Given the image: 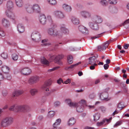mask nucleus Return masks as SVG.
Instances as JSON below:
<instances>
[{"label":"nucleus","mask_w":129,"mask_h":129,"mask_svg":"<svg viewBox=\"0 0 129 129\" xmlns=\"http://www.w3.org/2000/svg\"><path fill=\"white\" fill-rule=\"evenodd\" d=\"M91 66H90V69L91 70H94L95 69V66H96L94 65H92Z\"/></svg>","instance_id":"63"},{"label":"nucleus","mask_w":129,"mask_h":129,"mask_svg":"<svg viewBox=\"0 0 129 129\" xmlns=\"http://www.w3.org/2000/svg\"><path fill=\"white\" fill-rule=\"evenodd\" d=\"M2 24L5 27H8L10 25L9 21L7 19L3 18L2 20Z\"/></svg>","instance_id":"17"},{"label":"nucleus","mask_w":129,"mask_h":129,"mask_svg":"<svg viewBox=\"0 0 129 129\" xmlns=\"http://www.w3.org/2000/svg\"><path fill=\"white\" fill-rule=\"evenodd\" d=\"M1 56L3 59H6L7 58L8 55L6 53L3 52L1 54Z\"/></svg>","instance_id":"42"},{"label":"nucleus","mask_w":129,"mask_h":129,"mask_svg":"<svg viewBox=\"0 0 129 129\" xmlns=\"http://www.w3.org/2000/svg\"><path fill=\"white\" fill-rule=\"evenodd\" d=\"M46 100V98L45 97H43L42 98V99L40 101L41 103V104H43L45 102Z\"/></svg>","instance_id":"53"},{"label":"nucleus","mask_w":129,"mask_h":129,"mask_svg":"<svg viewBox=\"0 0 129 129\" xmlns=\"http://www.w3.org/2000/svg\"><path fill=\"white\" fill-rule=\"evenodd\" d=\"M23 92L22 90H17L14 91L12 94L13 97L17 96L22 94Z\"/></svg>","instance_id":"20"},{"label":"nucleus","mask_w":129,"mask_h":129,"mask_svg":"<svg viewBox=\"0 0 129 129\" xmlns=\"http://www.w3.org/2000/svg\"><path fill=\"white\" fill-rule=\"evenodd\" d=\"M60 68V67L59 66H57L56 67H55L53 68H52V69L48 70V72H52L53 71H54L57 69H59Z\"/></svg>","instance_id":"47"},{"label":"nucleus","mask_w":129,"mask_h":129,"mask_svg":"<svg viewBox=\"0 0 129 129\" xmlns=\"http://www.w3.org/2000/svg\"><path fill=\"white\" fill-rule=\"evenodd\" d=\"M41 36L38 33L36 34L35 33H33L32 34L31 37L33 41L39 42L41 40Z\"/></svg>","instance_id":"9"},{"label":"nucleus","mask_w":129,"mask_h":129,"mask_svg":"<svg viewBox=\"0 0 129 129\" xmlns=\"http://www.w3.org/2000/svg\"><path fill=\"white\" fill-rule=\"evenodd\" d=\"M63 8L67 11L70 12L71 10V8L70 6L66 4H64L62 6Z\"/></svg>","instance_id":"26"},{"label":"nucleus","mask_w":129,"mask_h":129,"mask_svg":"<svg viewBox=\"0 0 129 129\" xmlns=\"http://www.w3.org/2000/svg\"><path fill=\"white\" fill-rule=\"evenodd\" d=\"M48 40L47 39H44L42 40V45L44 46L49 45L50 44V43H47Z\"/></svg>","instance_id":"38"},{"label":"nucleus","mask_w":129,"mask_h":129,"mask_svg":"<svg viewBox=\"0 0 129 129\" xmlns=\"http://www.w3.org/2000/svg\"><path fill=\"white\" fill-rule=\"evenodd\" d=\"M74 107H77V111L78 112H82L83 110V107L82 105L78 104Z\"/></svg>","instance_id":"32"},{"label":"nucleus","mask_w":129,"mask_h":129,"mask_svg":"<svg viewBox=\"0 0 129 129\" xmlns=\"http://www.w3.org/2000/svg\"><path fill=\"white\" fill-rule=\"evenodd\" d=\"M53 14L58 19H62L65 17L63 12L60 11H55L53 12Z\"/></svg>","instance_id":"5"},{"label":"nucleus","mask_w":129,"mask_h":129,"mask_svg":"<svg viewBox=\"0 0 129 129\" xmlns=\"http://www.w3.org/2000/svg\"><path fill=\"white\" fill-rule=\"evenodd\" d=\"M76 122V120L73 118L70 119L68 121V124L69 125L72 126Z\"/></svg>","instance_id":"33"},{"label":"nucleus","mask_w":129,"mask_h":129,"mask_svg":"<svg viewBox=\"0 0 129 129\" xmlns=\"http://www.w3.org/2000/svg\"><path fill=\"white\" fill-rule=\"evenodd\" d=\"M20 72L21 74L25 75H29L31 73V70L28 68H25L20 70Z\"/></svg>","instance_id":"10"},{"label":"nucleus","mask_w":129,"mask_h":129,"mask_svg":"<svg viewBox=\"0 0 129 129\" xmlns=\"http://www.w3.org/2000/svg\"><path fill=\"white\" fill-rule=\"evenodd\" d=\"M54 114V112L53 111H50L48 112V117L49 118H51L53 117Z\"/></svg>","instance_id":"45"},{"label":"nucleus","mask_w":129,"mask_h":129,"mask_svg":"<svg viewBox=\"0 0 129 129\" xmlns=\"http://www.w3.org/2000/svg\"><path fill=\"white\" fill-rule=\"evenodd\" d=\"M63 82V80L61 78H60L57 81V83L59 84H60L61 82Z\"/></svg>","instance_id":"60"},{"label":"nucleus","mask_w":129,"mask_h":129,"mask_svg":"<svg viewBox=\"0 0 129 129\" xmlns=\"http://www.w3.org/2000/svg\"><path fill=\"white\" fill-rule=\"evenodd\" d=\"M4 75H3L2 73H0V81L3 80L4 78Z\"/></svg>","instance_id":"57"},{"label":"nucleus","mask_w":129,"mask_h":129,"mask_svg":"<svg viewBox=\"0 0 129 129\" xmlns=\"http://www.w3.org/2000/svg\"><path fill=\"white\" fill-rule=\"evenodd\" d=\"M60 103L59 101H56L54 103V106L56 107L60 105Z\"/></svg>","instance_id":"54"},{"label":"nucleus","mask_w":129,"mask_h":129,"mask_svg":"<svg viewBox=\"0 0 129 129\" xmlns=\"http://www.w3.org/2000/svg\"><path fill=\"white\" fill-rule=\"evenodd\" d=\"M40 77L37 76H33L30 77L28 80V83L30 85L36 83L39 80Z\"/></svg>","instance_id":"3"},{"label":"nucleus","mask_w":129,"mask_h":129,"mask_svg":"<svg viewBox=\"0 0 129 129\" xmlns=\"http://www.w3.org/2000/svg\"><path fill=\"white\" fill-rule=\"evenodd\" d=\"M122 123V121H120L117 122L114 125L115 127H117V126L121 125Z\"/></svg>","instance_id":"51"},{"label":"nucleus","mask_w":129,"mask_h":129,"mask_svg":"<svg viewBox=\"0 0 129 129\" xmlns=\"http://www.w3.org/2000/svg\"><path fill=\"white\" fill-rule=\"evenodd\" d=\"M3 94L4 96H6L7 94V92L6 91H3Z\"/></svg>","instance_id":"62"},{"label":"nucleus","mask_w":129,"mask_h":129,"mask_svg":"<svg viewBox=\"0 0 129 129\" xmlns=\"http://www.w3.org/2000/svg\"><path fill=\"white\" fill-rule=\"evenodd\" d=\"M112 119V117L110 118L109 119H104L102 121L97 122L96 125L98 126H100L103 125H105L110 122Z\"/></svg>","instance_id":"6"},{"label":"nucleus","mask_w":129,"mask_h":129,"mask_svg":"<svg viewBox=\"0 0 129 129\" xmlns=\"http://www.w3.org/2000/svg\"><path fill=\"white\" fill-rule=\"evenodd\" d=\"M111 41V40H109L104 44L98 46V51H102L105 50L109 45L110 42Z\"/></svg>","instance_id":"7"},{"label":"nucleus","mask_w":129,"mask_h":129,"mask_svg":"<svg viewBox=\"0 0 129 129\" xmlns=\"http://www.w3.org/2000/svg\"><path fill=\"white\" fill-rule=\"evenodd\" d=\"M14 5L13 2L12 1L10 0L8 1L7 3V10H13L14 8Z\"/></svg>","instance_id":"14"},{"label":"nucleus","mask_w":129,"mask_h":129,"mask_svg":"<svg viewBox=\"0 0 129 129\" xmlns=\"http://www.w3.org/2000/svg\"><path fill=\"white\" fill-rule=\"evenodd\" d=\"M15 2L16 5L19 7H21L23 5L22 0H15Z\"/></svg>","instance_id":"34"},{"label":"nucleus","mask_w":129,"mask_h":129,"mask_svg":"<svg viewBox=\"0 0 129 129\" xmlns=\"http://www.w3.org/2000/svg\"><path fill=\"white\" fill-rule=\"evenodd\" d=\"M81 63V62H79L73 65H71L69 67H67L65 69L66 70H70L71 69H73L74 68V67L77 66L79 64Z\"/></svg>","instance_id":"31"},{"label":"nucleus","mask_w":129,"mask_h":129,"mask_svg":"<svg viewBox=\"0 0 129 129\" xmlns=\"http://www.w3.org/2000/svg\"><path fill=\"white\" fill-rule=\"evenodd\" d=\"M90 109H93L95 108V107L94 106H92L90 105H87L86 106Z\"/></svg>","instance_id":"56"},{"label":"nucleus","mask_w":129,"mask_h":129,"mask_svg":"<svg viewBox=\"0 0 129 129\" xmlns=\"http://www.w3.org/2000/svg\"><path fill=\"white\" fill-rule=\"evenodd\" d=\"M19 105H14L11 106L9 108V109L10 111H13L15 112L19 111L18 109V108H17L18 107H19Z\"/></svg>","instance_id":"25"},{"label":"nucleus","mask_w":129,"mask_h":129,"mask_svg":"<svg viewBox=\"0 0 129 129\" xmlns=\"http://www.w3.org/2000/svg\"><path fill=\"white\" fill-rule=\"evenodd\" d=\"M109 2L112 4H116L117 3L116 0H109Z\"/></svg>","instance_id":"52"},{"label":"nucleus","mask_w":129,"mask_h":129,"mask_svg":"<svg viewBox=\"0 0 129 129\" xmlns=\"http://www.w3.org/2000/svg\"><path fill=\"white\" fill-rule=\"evenodd\" d=\"M18 55L16 53H14L12 55V58L14 60H16L18 58Z\"/></svg>","instance_id":"43"},{"label":"nucleus","mask_w":129,"mask_h":129,"mask_svg":"<svg viewBox=\"0 0 129 129\" xmlns=\"http://www.w3.org/2000/svg\"><path fill=\"white\" fill-rule=\"evenodd\" d=\"M47 18L48 20L51 22H52V20L51 18V17L50 16L48 15L47 16Z\"/></svg>","instance_id":"58"},{"label":"nucleus","mask_w":129,"mask_h":129,"mask_svg":"<svg viewBox=\"0 0 129 129\" xmlns=\"http://www.w3.org/2000/svg\"><path fill=\"white\" fill-rule=\"evenodd\" d=\"M51 26L52 27L49 28L48 30V33L51 35L61 38L63 36V34L67 35L69 34V30L66 28L64 24L61 25L60 29H54L55 26L52 23Z\"/></svg>","instance_id":"1"},{"label":"nucleus","mask_w":129,"mask_h":129,"mask_svg":"<svg viewBox=\"0 0 129 129\" xmlns=\"http://www.w3.org/2000/svg\"><path fill=\"white\" fill-rule=\"evenodd\" d=\"M61 120L60 119H59L56 120V121L53 124V125L54 129H61V128L59 126Z\"/></svg>","instance_id":"15"},{"label":"nucleus","mask_w":129,"mask_h":129,"mask_svg":"<svg viewBox=\"0 0 129 129\" xmlns=\"http://www.w3.org/2000/svg\"><path fill=\"white\" fill-rule=\"evenodd\" d=\"M26 9L27 11L29 13H32L34 12L32 6L29 5H27Z\"/></svg>","instance_id":"28"},{"label":"nucleus","mask_w":129,"mask_h":129,"mask_svg":"<svg viewBox=\"0 0 129 129\" xmlns=\"http://www.w3.org/2000/svg\"><path fill=\"white\" fill-rule=\"evenodd\" d=\"M1 70L5 74L9 72L10 70V68L9 67L7 66H4L2 67Z\"/></svg>","instance_id":"27"},{"label":"nucleus","mask_w":129,"mask_h":129,"mask_svg":"<svg viewBox=\"0 0 129 129\" xmlns=\"http://www.w3.org/2000/svg\"><path fill=\"white\" fill-rule=\"evenodd\" d=\"M50 84V83H45L42 86V88L44 90H45L46 91H48L49 90V88H46Z\"/></svg>","instance_id":"37"},{"label":"nucleus","mask_w":129,"mask_h":129,"mask_svg":"<svg viewBox=\"0 0 129 129\" xmlns=\"http://www.w3.org/2000/svg\"><path fill=\"white\" fill-rule=\"evenodd\" d=\"M99 108L102 112L105 113L106 111V108L104 106H101L99 107Z\"/></svg>","instance_id":"50"},{"label":"nucleus","mask_w":129,"mask_h":129,"mask_svg":"<svg viewBox=\"0 0 129 129\" xmlns=\"http://www.w3.org/2000/svg\"><path fill=\"white\" fill-rule=\"evenodd\" d=\"M67 61L69 64H71L73 62V57L71 55H69L67 57Z\"/></svg>","instance_id":"39"},{"label":"nucleus","mask_w":129,"mask_h":129,"mask_svg":"<svg viewBox=\"0 0 129 129\" xmlns=\"http://www.w3.org/2000/svg\"><path fill=\"white\" fill-rule=\"evenodd\" d=\"M40 23L43 25L45 24L46 23V17L45 15L43 14H41L39 17Z\"/></svg>","instance_id":"13"},{"label":"nucleus","mask_w":129,"mask_h":129,"mask_svg":"<svg viewBox=\"0 0 129 129\" xmlns=\"http://www.w3.org/2000/svg\"><path fill=\"white\" fill-rule=\"evenodd\" d=\"M37 90L36 89H33L30 90V92L32 95H34L37 92Z\"/></svg>","instance_id":"41"},{"label":"nucleus","mask_w":129,"mask_h":129,"mask_svg":"<svg viewBox=\"0 0 129 129\" xmlns=\"http://www.w3.org/2000/svg\"><path fill=\"white\" fill-rule=\"evenodd\" d=\"M129 23V19L125 21L122 24L123 25L126 24L127 23Z\"/></svg>","instance_id":"64"},{"label":"nucleus","mask_w":129,"mask_h":129,"mask_svg":"<svg viewBox=\"0 0 129 129\" xmlns=\"http://www.w3.org/2000/svg\"><path fill=\"white\" fill-rule=\"evenodd\" d=\"M101 34H102V33H100V34H98L96 36H94L92 37L91 39H93L99 38V37H100V35H101Z\"/></svg>","instance_id":"55"},{"label":"nucleus","mask_w":129,"mask_h":129,"mask_svg":"<svg viewBox=\"0 0 129 129\" xmlns=\"http://www.w3.org/2000/svg\"><path fill=\"white\" fill-rule=\"evenodd\" d=\"M108 96V93L103 92L100 93V98L102 100L107 101L110 100L111 98H109Z\"/></svg>","instance_id":"8"},{"label":"nucleus","mask_w":129,"mask_h":129,"mask_svg":"<svg viewBox=\"0 0 129 129\" xmlns=\"http://www.w3.org/2000/svg\"><path fill=\"white\" fill-rule=\"evenodd\" d=\"M17 29L18 31L20 33H22L24 31V27L23 24L19 23L17 25Z\"/></svg>","instance_id":"23"},{"label":"nucleus","mask_w":129,"mask_h":129,"mask_svg":"<svg viewBox=\"0 0 129 129\" xmlns=\"http://www.w3.org/2000/svg\"><path fill=\"white\" fill-rule=\"evenodd\" d=\"M96 60V57L95 56L90 57L89 58V64L91 65L97 66V64L95 63Z\"/></svg>","instance_id":"16"},{"label":"nucleus","mask_w":129,"mask_h":129,"mask_svg":"<svg viewBox=\"0 0 129 129\" xmlns=\"http://www.w3.org/2000/svg\"><path fill=\"white\" fill-rule=\"evenodd\" d=\"M80 14L84 18H88L91 16V14L90 13L85 11L80 12Z\"/></svg>","instance_id":"21"},{"label":"nucleus","mask_w":129,"mask_h":129,"mask_svg":"<svg viewBox=\"0 0 129 129\" xmlns=\"http://www.w3.org/2000/svg\"><path fill=\"white\" fill-rule=\"evenodd\" d=\"M109 66V65L108 64H105L104 66V69L105 70L107 69H108Z\"/></svg>","instance_id":"59"},{"label":"nucleus","mask_w":129,"mask_h":129,"mask_svg":"<svg viewBox=\"0 0 129 129\" xmlns=\"http://www.w3.org/2000/svg\"><path fill=\"white\" fill-rule=\"evenodd\" d=\"M71 79H68L67 80L65 81V82L64 83L67 84L68 83H70L71 82Z\"/></svg>","instance_id":"61"},{"label":"nucleus","mask_w":129,"mask_h":129,"mask_svg":"<svg viewBox=\"0 0 129 129\" xmlns=\"http://www.w3.org/2000/svg\"><path fill=\"white\" fill-rule=\"evenodd\" d=\"M4 77V78H6L8 80H10L11 78L10 75L8 73L5 74Z\"/></svg>","instance_id":"44"},{"label":"nucleus","mask_w":129,"mask_h":129,"mask_svg":"<svg viewBox=\"0 0 129 129\" xmlns=\"http://www.w3.org/2000/svg\"><path fill=\"white\" fill-rule=\"evenodd\" d=\"M94 120L96 121L99 120L100 117V113H95L94 115Z\"/></svg>","instance_id":"36"},{"label":"nucleus","mask_w":129,"mask_h":129,"mask_svg":"<svg viewBox=\"0 0 129 129\" xmlns=\"http://www.w3.org/2000/svg\"><path fill=\"white\" fill-rule=\"evenodd\" d=\"M13 119L11 117H7L4 119L2 121L1 125L3 127H6L13 123Z\"/></svg>","instance_id":"2"},{"label":"nucleus","mask_w":129,"mask_h":129,"mask_svg":"<svg viewBox=\"0 0 129 129\" xmlns=\"http://www.w3.org/2000/svg\"><path fill=\"white\" fill-rule=\"evenodd\" d=\"M117 107L120 110L122 109L124 107V106L123 103L122 102L119 103Z\"/></svg>","instance_id":"46"},{"label":"nucleus","mask_w":129,"mask_h":129,"mask_svg":"<svg viewBox=\"0 0 129 129\" xmlns=\"http://www.w3.org/2000/svg\"><path fill=\"white\" fill-rule=\"evenodd\" d=\"M63 57V55H59L57 56L53 55L51 57L50 59L52 60H55L57 63L60 65H61L62 64V62L60 60Z\"/></svg>","instance_id":"4"},{"label":"nucleus","mask_w":129,"mask_h":129,"mask_svg":"<svg viewBox=\"0 0 129 129\" xmlns=\"http://www.w3.org/2000/svg\"><path fill=\"white\" fill-rule=\"evenodd\" d=\"M47 1L50 4L52 5H55L57 4L56 0H47Z\"/></svg>","instance_id":"40"},{"label":"nucleus","mask_w":129,"mask_h":129,"mask_svg":"<svg viewBox=\"0 0 129 129\" xmlns=\"http://www.w3.org/2000/svg\"><path fill=\"white\" fill-rule=\"evenodd\" d=\"M86 101L84 100H82L79 102L78 103H76V104H77V105H76L77 106L78 105H82V106H83V104L84 103H86Z\"/></svg>","instance_id":"49"},{"label":"nucleus","mask_w":129,"mask_h":129,"mask_svg":"<svg viewBox=\"0 0 129 129\" xmlns=\"http://www.w3.org/2000/svg\"><path fill=\"white\" fill-rule=\"evenodd\" d=\"M92 21L97 23H100L102 22V20L100 17L96 16L93 18Z\"/></svg>","instance_id":"22"},{"label":"nucleus","mask_w":129,"mask_h":129,"mask_svg":"<svg viewBox=\"0 0 129 129\" xmlns=\"http://www.w3.org/2000/svg\"><path fill=\"white\" fill-rule=\"evenodd\" d=\"M41 61L42 64L44 65L48 66L49 63L48 61L44 57H41Z\"/></svg>","instance_id":"30"},{"label":"nucleus","mask_w":129,"mask_h":129,"mask_svg":"<svg viewBox=\"0 0 129 129\" xmlns=\"http://www.w3.org/2000/svg\"><path fill=\"white\" fill-rule=\"evenodd\" d=\"M65 102L71 107L76 106V105H77V104H76V103L72 102L71 100L70 99L66 100L65 101Z\"/></svg>","instance_id":"24"},{"label":"nucleus","mask_w":129,"mask_h":129,"mask_svg":"<svg viewBox=\"0 0 129 129\" xmlns=\"http://www.w3.org/2000/svg\"><path fill=\"white\" fill-rule=\"evenodd\" d=\"M79 29L82 32L85 33L88 31V29L84 26L82 25H80L79 27Z\"/></svg>","instance_id":"29"},{"label":"nucleus","mask_w":129,"mask_h":129,"mask_svg":"<svg viewBox=\"0 0 129 129\" xmlns=\"http://www.w3.org/2000/svg\"><path fill=\"white\" fill-rule=\"evenodd\" d=\"M32 6L34 12L38 13L40 12L41 8L39 5L35 4Z\"/></svg>","instance_id":"18"},{"label":"nucleus","mask_w":129,"mask_h":129,"mask_svg":"<svg viewBox=\"0 0 129 129\" xmlns=\"http://www.w3.org/2000/svg\"><path fill=\"white\" fill-rule=\"evenodd\" d=\"M6 13L8 17L13 20H15L16 17L14 14L12 12V10H7Z\"/></svg>","instance_id":"12"},{"label":"nucleus","mask_w":129,"mask_h":129,"mask_svg":"<svg viewBox=\"0 0 129 129\" xmlns=\"http://www.w3.org/2000/svg\"><path fill=\"white\" fill-rule=\"evenodd\" d=\"M19 111L25 112L30 110V107L28 105H24L23 106H20L17 107Z\"/></svg>","instance_id":"11"},{"label":"nucleus","mask_w":129,"mask_h":129,"mask_svg":"<svg viewBox=\"0 0 129 129\" xmlns=\"http://www.w3.org/2000/svg\"><path fill=\"white\" fill-rule=\"evenodd\" d=\"M89 25L91 28L95 30H97L99 29L98 25L96 23H93L91 22L89 23Z\"/></svg>","instance_id":"19"},{"label":"nucleus","mask_w":129,"mask_h":129,"mask_svg":"<svg viewBox=\"0 0 129 129\" xmlns=\"http://www.w3.org/2000/svg\"><path fill=\"white\" fill-rule=\"evenodd\" d=\"M71 20L73 23L74 24H77L79 23V21L78 19L75 17H72Z\"/></svg>","instance_id":"35"},{"label":"nucleus","mask_w":129,"mask_h":129,"mask_svg":"<svg viewBox=\"0 0 129 129\" xmlns=\"http://www.w3.org/2000/svg\"><path fill=\"white\" fill-rule=\"evenodd\" d=\"M100 3L103 6H106L107 4V2L106 0H102Z\"/></svg>","instance_id":"48"}]
</instances>
